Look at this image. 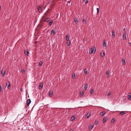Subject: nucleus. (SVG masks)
<instances>
[{"label":"nucleus","instance_id":"obj_1","mask_svg":"<svg viewBox=\"0 0 131 131\" xmlns=\"http://www.w3.org/2000/svg\"><path fill=\"white\" fill-rule=\"evenodd\" d=\"M95 49H94V48H93V47L91 49H90V50L89 51V53L90 54H91L93 53L94 52H95Z\"/></svg>","mask_w":131,"mask_h":131},{"label":"nucleus","instance_id":"obj_2","mask_svg":"<svg viewBox=\"0 0 131 131\" xmlns=\"http://www.w3.org/2000/svg\"><path fill=\"white\" fill-rule=\"evenodd\" d=\"M31 102V101L30 99H29L27 101L26 104L27 106H29V104Z\"/></svg>","mask_w":131,"mask_h":131},{"label":"nucleus","instance_id":"obj_3","mask_svg":"<svg viewBox=\"0 0 131 131\" xmlns=\"http://www.w3.org/2000/svg\"><path fill=\"white\" fill-rule=\"evenodd\" d=\"M53 91H50L49 92V97H51L53 95Z\"/></svg>","mask_w":131,"mask_h":131},{"label":"nucleus","instance_id":"obj_4","mask_svg":"<svg viewBox=\"0 0 131 131\" xmlns=\"http://www.w3.org/2000/svg\"><path fill=\"white\" fill-rule=\"evenodd\" d=\"M51 18L50 17L45 18V22H48L50 21Z\"/></svg>","mask_w":131,"mask_h":131},{"label":"nucleus","instance_id":"obj_5","mask_svg":"<svg viewBox=\"0 0 131 131\" xmlns=\"http://www.w3.org/2000/svg\"><path fill=\"white\" fill-rule=\"evenodd\" d=\"M6 86L9 89L10 87V81H8V83H6Z\"/></svg>","mask_w":131,"mask_h":131},{"label":"nucleus","instance_id":"obj_6","mask_svg":"<svg viewBox=\"0 0 131 131\" xmlns=\"http://www.w3.org/2000/svg\"><path fill=\"white\" fill-rule=\"evenodd\" d=\"M126 32H125L123 34V38L124 40H125L126 39Z\"/></svg>","mask_w":131,"mask_h":131},{"label":"nucleus","instance_id":"obj_7","mask_svg":"<svg viewBox=\"0 0 131 131\" xmlns=\"http://www.w3.org/2000/svg\"><path fill=\"white\" fill-rule=\"evenodd\" d=\"M37 8L38 10V11L39 12H40L42 11V10L41 9L40 6H39V7H37Z\"/></svg>","mask_w":131,"mask_h":131},{"label":"nucleus","instance_id":"obj_8","mask_svg":"<svg viewBox=\"0 0 131 131\" xmlns=\"http://www.w3.org/2000/svg\"><path fill=\"white\" fill-rule=\"evenodd\" d=\"M103 46L104 47H105V48H106L107 46H106V43L105 42V41L104 40L103 43Z\"/></svg>","mask_w":131,"mask_h":131},{"label":"nucleus","instance_id":"obj_9","mask_svg":"<svg viewBox=\"0 0 131 131\" xmlns=\"http://www.w3.org/2000/svg\"><path fill=\"white\" fill-rule=\"evenodd\" d=\"M115 31L114 30H112V35L113 37H115Z\"/></svg>","mask_w":131,"mask_h":131},{"label":"nucleus","instance_id":"obj_10","mask_svg":"<svg viewBox=\"0 0 131 131\" xmlns=\"http://www.w3.org/2000/svg\"><path fill=\"white\" fill-rule=\"evenodd\" d=\"M42 19H41V20L40 21V23L41 24H43V23L45 22V18H42Z\"/></svg>","mask_w":131,"mask_h":131},{"label":"nucleus","instance_id":"obj_11","mask_svg":"<svg viewBox=\"0 0 131 131\" xmlns=\"http://www.w3.org/2000/svg\"><path fill=\"white\" fill-rule=\"evenodd\" d=\"M107 120V118L104 117L103 118V121H102L103 122V123H105V122H106V121Z\"/></svg>","mask_w":131,"mask_h":131},{"label":"nucleus","instance_id":"obj_12","mask_svg":"<svg viewBox=\"0 0 131 131\" xmlns=\"http://www.w3.org/2000/svg\"><path fill=\"white\" fill-rule=\"evenodd\" d=\"M55 31L53 29H52L51 30V34H53V35H54L55 33Z\"/></svg>","mask_w":131,"mask_h":131},{"label":"nucleus","instance_id":"obj_13","mask_svg":"<svg viewBox=\"0 0 131 131\" xmlns=\"http://www.w3.org/2000/svg\"><path fill=\"white\" fill-rule=\"evenodd\" d=\"M43 86V83L41 84H40L39 86V89H40Z\"/></svg>","mask_w":131,"mask_h":131},{"label":"nucleus","instance_id":"obj_14","mask_svg":"<svg viewBox=\"0 0 131 131\" xmlns=\"http://www.w3.org/2000/svg\"><path fill=\"white\" fill-rule=\"evenodd\" d=\"M74 21L76 24H77L78 22L77 19L76 18H74Z\"/></svg>","mask_w":131,"mask_h":131},{"label":"nucleus","instance_id":"obj_15","mask_svg":"<svg viewBox=\"0 0 131 131\" xmlns=\"http://www.w3.org/2000/svg\"><path fill=\"white\" fill-rule=\"evenodd\" d=\"M125 111H121L120 112V113L119 114L121 115H123L125 114Z\"/></svg>","mask_w":131,"mask_h":131},{"label":"nucleus","instance_id":"obj_16","mask_svg":"<svg viewBox=\"0 0 131 131\" xmlns=\"http://www.w3.org/2000/svg\"><path fill=\"white\" fill-rule=\"evenodd\" d=\"M48 15V14L46 13H45L44 14V15L43 16H42V18H46V17L47 16V15Z\"/></svg>","mask_w":131,"mask_h":131},{"label":"nucleus","instance_id":"obj_17","mask_svg":"<svg viewBox=\"0 0 131 131\" xmlns=\"http://www.w3.org/2000/svg\"><path fill=\"white\" fill-rule=\"evenodd\" d=\"M93 126H94L93 125H90L89 127V128L90 129V130H91L93 128Z\"/></svg>","mask_w":131,"mask_h":131},{"label":"nucleus","instance_id":"obj_18","mask_svg":"<svg viewBox=\"0 0 131 131\" xmlns=\"http://www.w3.org/2000/svg\"><path fill=\"white\" fill-rule=\"evenodd\" d=\"M105 112L103 111V112H101L100 113V114L101 116H103L105 114Z\"/></svg>","mask_w":131,"mask_h":131},{"label":"nucleus","instance_id":"obj_19","mask_svg":"<svg viewBox=\"0 0 131 131\" xmlns=\"http://www.w3.org/2000/svg\"><path fill=\"white\" fill-rule=\"evenodd\" d=\"M70 36L68 35L66 36V39L67 41H69V39Z\"/></svg>","mask_w":131,"mask_h":131},{"label":"nucleus","instance_id":"obj_20","mask_svg":"<svg viewBox=\"0 0 131 131\" xmlns=\"http://www.w3.org/2000/svg\"><path fill=\"white\" fill-rule=\"evenodd\" d=\"M123 64H125L126 63L124 59H122V61Z\"/></svg>","mask_w":131,"mask_h":131},{"label":"nucleus","instance_id":"obj_21","mask_svg":"<svg viewBox=\"0 0 131 131\" xmlns=\"http://www.w3.org/2000/svg\"><path fill=\"white\" fill-rule=\"evenodd\" d=\"M70 42H71V41H70V40H69V41H67V46H69L70 45Z\"/></svg>","mask_w":131,"mask_h":131},{"label":"nucleus","instance_id":"obj_22","mask_svg":"<svg viewBox=\"0 0 131 131\" xmlns=\"http://www.w3.org/2000/svg\"><path fill=\"white\" fill-rule=\"evenodd\" d=\"M42 63H43V62L42 61H40L39 63V65H38L39 66V67L41 66L42 65Z\"/></svg>","mask_w":131,"mask_h":131},{"label":"nucleus","instance_id":"obj_23","mask_svg":"<svg viewBox=\"0 0 131 131\" xmlns=\"http://www.w3.org/2000/svg\"><path fill=\"white\" fill-rule=\"evenodd\" d=\"M24 52L25 54L26 55H28V54H29V53L28 51L27 50H25L24 51Z\"/></svg>","mask_w":131,"mask_h":131},{"label":"nucleus","instance_id":"obj_24","mask_svg":"<svg viewBox=\"0 0 131 131\" xmlns=\"http://www.w3.org/2000/svg\"><path fill=\"white\" fill-rule=\"evenodd\" d=\"M101 56L102 57H104L105 56V52H103V53H101Z\"/></svg>","mask_w":131,"mask_h":131},{"label":"nucleus","instance_id":"obj_25","mask_svg":"<svg viewBox=\"0 0 131 131\" xmlns=\"http://www.w3.org/2000/svg\"><path fill=\"white\" fill-rule=\"evenodd\" d=\"M88 84H86L84 85V88L85 89H86L88 87Z\"/></svg>","mask_w":131,"mask_h":131},{"label":"nucleus","instance_id":"obj_26","mask_svg":"<svg viewBox=\"0 0 131 131\" xmlns=\"http://www.w3.org/2000/svg\"><path fill=\"white\" fill-rule=\"evenodd\" d=\"M83 94H84V92H82L80 93V96L82 97V96H83Z\"/></svg>","mask_w":131,"mask_h":131},{"label":"nucleus","instance_id":"obj_27","mask_svg":"<svg viewBox=\"0 0 131 131\" xmlns=\"http://www.w3.org/2000/svg\"><path fill=\"white\" fill-rule=\"evenodd\" d=\"M53 23V21H52V20H51V21L49 23V25H52V24Z\"/></svg>","mask_w":131,"mask_h":131},{"label":"nucleus","instance_id":"obj_28","mask_svg":"<svg viewBox=\"0 0 131 131\" xmlns=\"http://www.w3.org/2000/svg\"><path fill=\"white\" fill-rule=\"evenodd\" d=\"M90 114H89L88 113L86 115V117L87 118H88L90 116Z\"/></svg>","mask_w":131,"mask_h":131},{"label":"nucleus","instance_id":"obj_29","mask_svg":"<svg viewBox=\"0 0 131 131\" xmlns=\"http://www.w3.org/2000/svg\"><path fill=\"white\" fill-rule=\"evenodd\" d=\"M84 73L85 74H87L88 73L87 71L86 70V69H85L84 70Z\"/></svg>","mask_w":131,"mask_h":131},{"label":"nucleus","instance_id":"obj_30","mask_svg":"<svg viewBox=\"0 0 131 131\" xmlns=\"http://www.w3.org/2000/svg\"><path fill=\"white\" fill-rule=\"evenodd\" d=\"M72 78L73 79H74L75 78V74L74 73H73V74H72Z\"/></svg>","mask_w":131,"mask_h":131},{"label":"nucleus","instance_id":"obj_31","mask_svg":"<svg viewBox=\"0 0 131 131\" xmlns=\"http://www.w3.org/2000/svg\"><path fill=\"white\" fill-rule=\"evenodd\" d=\"M111 94V92H109L107 94V97H109L110 95Z\"/></svg>","mask_w":131,"mask_h":131},{"label":"nucleus","instance_id":"obj_32","mask_svg":"<svg viewBox=\"0 0 131 131\" xmlns=\"http://www.w3.org/2000/svg\"><path fill=\"white\" fill-rule=\"evenodd\" d=\"M128 98L129 100H131V95H128Z\"/></svg>","mask_w":131,"mask_h":131},{"label":"nucleus","instance_id":"obj_33","mask_svg":"<svg viewBox=\"0 0 131 131\" xmlns=\"http://www.w3.org/2000/svg\"><path fill=\"white\" fill-rule=\"evenodd\" d=\"M106 74L107 77H108L109 75V73L108 71H107L106 72Z\"/></svg>","mask_w":131,"mask_h":131},{"label":"nucleus","instance_id":"obj_34","mask_svg":"<svg viewBox=\"0 0 131 131\" xmlns=\"http://www.w3.org/2000/svg\"><path fill=\"white\" fill-rule=\"evenodd\" d=\"M115 118H113L112 119L111 122V123H114L115 121Z\"/></svg>","mask_w":131,"mask_h":131},{"label":"nucleus","instance_id":"obj_35","mask_svg":"<svg viewBox=\"0 0 131 131\" xmlns=\"http://www.w3.org/2000/svg\"><path fill=\"white\" fill-rule=\"evenodd\" d=\"M94 92V90L93 89H91L90 91V93L92 94V93H93Z\"/></svg>","mask_w":131,"mask_h":131},{"label":"nucleus","instance_id":"obj_36","mask_svg":"<svg viewBox=\"0 0 131 131\" xmlns=\"http://www.w3.org/2000/svg\"><path fill=\"white\" fill-rule=\"evenodd\" d=\"M75 118H74V116H72L71 117V119H72V121L74 120L75 119Z\"/></svg>","mask_w":131,"mask_h":131},{"label":"nucleus","instance_id":"obj_37","mask_svg":"<svg viewBox=\"0 0 131 131\" xmlns=\"http://www.w3.org/2000/svg\"><path fill=\"white\" fill-rule=\"evenodd\" d=\"M5 71H4L3 72L2 71V74L3 75V76L5 75Z\"/></svg>","mask_w":131,"mask_h":131},{"label":"nucleus","instance_id":"obj_38","mask_svg":"<svg viewBox=\"0 0 131 131\" xmlns=\"http://www.w3.org/2000/svg\"><path fill=\"white\" fill-rule=\"evenodd\" d=\"M54 5V4H51V5L50 6V7L52 8L53 7V6Z\"/></svg>","mask_w":131,"mask_h":131},{"label":"nucleus","instance_id":"obj_39","mask_svg":"<svg viewBox=\"0 0 131 131\" xmlns=\"http://www.w3.org/2000/svg\"><path fill=\"white\" fill-rule=\"evenodd\" d=\"M86 21V20L84 19L83 18V22L84 23H85V22Z\"/></svg>","mask_w":131,"mask_h":131},{"label":"nucleus","instance_id":"obj_40","mask_svg":"<svg viewBox=\"0 0 131 131\" xmlns=\"http://www.w3.org/2000/svg\"><path fill=\"white\" fill-rule=\"evenodd\" d=\"M84 2L86 4L88 3V0H84Z\"/></svg>","mask_w":131,"mask_h":131},{"label":"nucleus","instance_id":"obj_41","mask_svg":"<svg viewBox=\"0 0 131 131\" xmlns=\"http://www.w3.org/2000/svg\"><path fill=\"white\" fill-rule=\"evenodd\" d=\"M21 71L23 73H24L25 72V70L24 69H21Z\"/></svg>","mask_w":131,"mask_h":131},{"label":"nucleus","instance_id":"obj_42","mask_svg":"<svg viewBox=\"0 0 131 131\" xmlns=\"http://www.w3.org/2000/svg\"><path fill=\"white\" fill-rule=\"evenodd\" d=\"M98 123V122L97 121H96L95 122V125H97Z\"/></svg>","mask_w":131,"mask_h":131},{"label":"nucleus","instance_id":"obj_43","mask_svg":"<svg viewBox=\"0 0 131 131\" xmlns=\"http://www.w3.org/2000/svg\"><path fill=\"white\" fill-rule=\"evenodd\" d=\"M96 9L97 10V13H98L99 12L100 9L99 8H97Z\"/></svg>","mask_w":131,"mask_h":131},{"label":"nucleus","instance_id":"obj_44","mask_svg":"<svg viewBox=\"0 0 131 131\" xmlns=\"http://www.w3.org/2000/svg\"><path fill=\"white\" fill-rule=\"evenodd\" d=\"M51 9H49L48 10L46 11V12H49L48 11H50L51 10Z\"/></svg>","mask_w":131,"mask_h":131},{"label":"nucleus","instance_id":"obj_45","mask_svg":"<svg viewBox=\"0 0 131 131\" xmlns=\"http://www.w3.org/2000/svg\"><path fill=\"white\" fill-rule=\"evenodd\" d=\"M2 90V88L1 86V85H0V91H1Z\"/></svg>","mask_w":131,"mask_h":131},{"label":"nucleus","instance_id":"obj_46","mask_svg":"<svg viewBox=\"0 0 131 131\" xmlns=\"http://www.w3.org/2000/svg\"><path fill=\"white\" fill-rule=\"evenodd\" d=\"M43 26V24H41L40 25V27H42Z\"/></svg>","mask_w":131,"mask_h":131},{"label":"nucleus","instance_id":"obj_47","mask_svg":"<svg viewBox=\"0 0 131 131\" xmlns=\"http://www.w3.org/2000/svg\"><path fill=\"white\" fill-rule=\"evenodd\" d=\"M129 45L131 47V42L129 43Z\"/></svg>","mask_w":131,"mask_h":131},{"label":"nucleus","instance_id":"obj_48","mask_svg":"<svg viewBox=\"0 0 131 131\" xmlns=\"http://www.w3.org/2000/svg\"><path fill=\"white\" fill-rule=\"evenodd\" d=\"M68 3H69V4H70V1H69L68 2Z\"/></svg>","mask_w":131,"mask_h":131},{"label":"nucleus","instance_id":"obj_49","mask_svg":"<svg viewBox=\"0 0 131 131\" xmlns=\"http://www.w3.org/2000/svg\"><path fill=\"white\" fill-rule=\"evenodd\" d=\"M69 131H73L72 129H70Z\"/></svg>","mask_w":131,"mask_h":131},{"label":"nucleus","instance_id":"obj_50","mask_svg":"<svg viewBox=\"0 0 131 131\" xmlns=\"http://www.w3.org/2000/svg\"><path fill=\"white\" fill-rule=\"evenodd\" d=\"M20 90L21 91H22V90H23L22 89V88H21Z\"/></svg>","mask_w":131,"mask_h":131},{"label":"nucleus","instance_id":"obj_51","mask_svg":"<svg viewBox=\"0 0 131 131\" xmlns=\"http://www.w3.org/2000/svg\"><path fill=\"white\" fill-rule=\"evenodd\" d=\"M123 30H125V28H124V29H123Z\"/></svg>","mask_w":131,"mask_h":131},{"label":"nucleus","instance_id":"obj_52","mask_svg":"<svg viewBox=\"0 0 131 131\" xmlns=\"http://www.w3.org/2000/svg\"><path fill=\"white\" fill-rule=\"evenodd\" d=\"M85 41V40L84 39H83V41Z\"/></svg>","mask_w":131,"mask_h":131}]
</instances>
